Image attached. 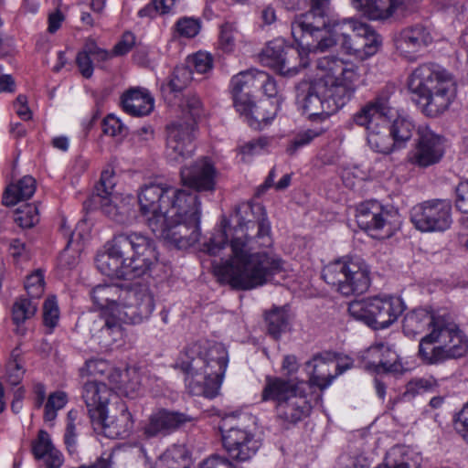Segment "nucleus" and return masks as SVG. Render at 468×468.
Segmentation results:
<instances>
[{
	"instance_id": "nucleus-1",
	"label": "nucleus",
	"mask_w": 468,
	"mask_h": 468,
	"mask_svg": "<svg viewBox=\"0 0 468 468\" xmlns=\"http://www.w3.org/2000/svg\"><path fill=\"white\" fill-rule=\"evenodd\" d=\"M236 226H223L205 244L210 255H219L229 241L231 256L214 266L216 273L231 287L250 290L269 282L283 271L281 258L267 252L254 251L272 245L271 225L266 210L261 204L244 202L235 210Z\"/></svg>"
},
{
	"instance_id": "nucleus-2",
	"label": "nucleus",
	"mask_w": 468,
	"mask_h": 468,
	"mask_svg": "<svg viewBox=\"0 0 468 468\" xmlns=\"http://www.w3.org/2000/svg\"><path fill=\"white\" fill-rule=\"evenodd\" d=\"M140 212L158 237L178 249L200 238L201 202L196 193L163 184H149L138 195Z\"/></svg>"
},
{
	"instance_id": "nucleus-3",
	"label": "nucleus",
	"mask_w": 468,
	"mask_h": 468,
	"mask_svg": "<svg viewBox=\"0 0 468 468\" xmlns=\"http://www.w3.org/2000/svg\"><path fill=\"white\" fill-rule=\"evenodd\" d=\"M423 335L419 344L418 356L423 364L433 366L463 356L468 351V339L448 316L435 315L418 308L403 319V332L409 337Z\"/></svg>"
},
{
	"instance_id": "nucleus-4",
	"label": "nucleus",
	"mask_w": 468,
	"mask_h": 468,
	"mask_svg": "<svg viewBox=\"0 0 468 468\" xmlns=\"http://www.w3.org/2000/svg\"><path fill=\"white\" fill-rule=\"evenodd\" d=\"M154 241L142 232H120L98 253L95 263L106 276L129 280L149 271L157 262Z\"/></svg>"
},
{
	"instance_id": "nucleus-5",
	"label": "nucleus",
	"mask_w": 468,
	"mask_h": 468,
	"mask_svg": "<svg viewBox=\"0 0 468 468\" xmlns=\"http://www.w3.org/2000/svg\"><path fill=\"white\" fill-rule=\"evenodd\" d=\"M178 367L186 374L189 392L209 399L218 394L228 365V352L219 343L187 346L178 359Z\"/></svg>"
},
{
	"instance_id": "nucleus-6",
	"label": "nucleus",
	"mask_w": 468,
	"mask_h": 468,
	"mask_svg": "<svg viewBox=\"0 0 468 468\" xmlns=\"http://www.w3.org/2000/svg\"><path fill=\"white\" fill-rule=\"evenodd\" d=\"M409 89L419 98L417 104L428 117H438L452 105L457 95L453 77L438 64L425 63L409 78Z\"/></svg>"
},
{
	"instance_id": "nucleus-7",
	"label": "nucleus",
	"mask_w": 468,
	"mask_h": 468,
	"mask_svg": "<svg viewBox=\"0 0 468 468\" xmlns=\"http://www.w3.org/2000/svg\"><path fill=\"white\" fill-rule=\"evenodd\" d=\"M392 93V88L385 87L352 117L354 123L366 128L369 147L384 154L391 153L396 146L388 127L396 113L390 101Z\"/></svg>"
},
{
	"instance_id": "nucleus-8",
	"label": "nucleus",
	"mask_w": 468,
	"mask_h": 468,
	"mask_svg": "<svg viewBox=\"0 0 468 468\" xmlns=\"http://www.w3.org/2000/svg\"><path fill=\"white\" fill-rule=\"evenodd\" d=\"M333 36L323 38L317 45L319 52H325L338 43L361 59L377 54L382 46V37L369 25L355 18H345L333 25Z\"/></svg>"
},
{
	"instance_id": "nucleus-9",
	"label": "nucleus",
	"mask_w": 468,
	"mask_h": 468,
	"mask_svg": "<svg viewBox=\"0 0 468 468\" xmlns=\"http://www.w3.org/2000/svg\"><path fill=\"white\" fill-rule=\"evenodd\" d=\"M303 385V382L293 384L280 378H266L261 399L276 402V417L283 426L297 423L311 411Z\"/></svg>"
},
{
	"instance_id": "nucleus-10",
	"label": "nucleus",
	"mask_w": 468,
	"mask_h": 468,
	"mask_svg": "<svg viewBox=\"0 0 468 468\" xmlns=\"http://www.w3.org/2000/svg\"><path fill=\"white\" fill-rule=\"evenodd\" d=\"M322 278L344 296L362 294L371 283L369 266L357 256H345L329 262L322 271Z\"/></svg>"
},
{
	"instance_id": "nucleus-11",
	"label": "nucleus",
	"mask_w": 468,
	"mask_h": 468,
	"mask_svg": "<svg viewBox=\"0 0 468 468\" xmlns=\"http://www.w3.org/2000/svg\"><path fill=\"white\" fill-rule=\"evenodd\" d=\"M309 11L296 16L291 23L293 39L309 52H319L316 45L325 37L333 36V25L341 22L329 18L330 0H310Z\"/></svg>"
},
{
	"instance_id": "nucleus-12",
	"label": "nucleus",
	"mask_w": 468,
	"mask_h": 468,
	"mask_svg": "<svg viewBox=\"0 0 468 468\" xmlns=\"http://www.w3.org/2000/svg\"><path fill=\"white\" fill-rule=\"evenodd\" d=\"M298 99L302 100L303 112L309 117H327L343 108L350 101L346 88L327 87L326 82H303L298 86Z\"/></svg>"
},
{
	"instance_id": "nucleus-13",
	"label": "nucleus",
	"mask_w": 468,
	"mask_h": 468,
	"mask_svg": "<svg viewBox=\"0 0 468 468\" xmlns=\"http://www.w3.org/2000/svg\"><path fill=\"white\" fill-rule=\"evenodd\" d=\"M405 309L404 303L399 297H371L362 301H354L348 305L349 314L369 327L378 330L390 326Z\"/></svg>"
},
{
	"instance_id": "nucleus-14",
	"label": "nucleus",
	"mask_w": 468,
	"mask_h": 468,
	"mask_svg": "<svg viewBox=\"0 0 468 468\" xmlns=\"http://www.w3.org/2000/svg\"><path fill=\"white\" fill-rule=\"evenodd\" d=\"M399 213L384 207L378 201H366L356 208V218L360 229L372 236L388 238L399 228Z\"/></svg>"
},
{
	"instance_id": "nucleus-15",
	"label": "nucleus",
	"mask_w": 468,
	"mask_h": 468,
	"mask_svg": "<svg viewBox=\"0 0 468 468\" xmlns=\"http://www.w3.org/2000/svg\"><path fill=\"white\" fill-rule=\"evenodd\" d=\"M410 219L415 228L422 232H442L450 229L452 204L445 199H432L414 206Z\"/></svg>"
},
{
	"instance_id": "nucleus-16",
	"label": "nucleus",
	"mask_w": 468,
	"mask_h": 468,
	"mask_svg": "<svg viewBox=\"0 0 468 468\" xmlns=\"http://www.w3.org/2000/svg\"><path fill=\"white\" fill-rule=\"evenodd\" d=\"M119 317L127 323L140 324L147 320L155 307L154 294L150 286L133 283L124 290L123 302L120 303Z\"/></svg>"
},
{
	"instance_id": "nucleus-17",
	"label": "nucleus",
	"mask_w": 468,
	"mask_h": 468,
	"mask_svg": "<svg viewBox=\"0 0 468 468\" xmlns=\"http://www.w3.org/2000/svg\"><path fill=\"white\" fill-rule=\"evenodd\" d=\"M194 122L178 119L165 128V158L169 163L180 164L194 153Z\"/></svg>"
},
{
	"instance_id": "nucleus-18",
	"label": "nucleus",
	"mask_w": 468,
	"mask_h": 468,
	"mask_svg": "<svg viewBox=\"0 0 468 468\" xmlns=\"http://www.w3.org/2000/svg\"><path fill=\"white\" fill-rule=\"evenodd\" d=\"M413 148L409 152L408 162L419 168L438 164L445 153L444 139L428 126H419Z\"/></svg>"
},
{
	"instance_id": "nucleus-19",
	"label": "nucleus",
	"mask_w": 468,
	"mask_h": 468,
	"mask_svg": "<svg viewBox=\"0 0 468 468\" xmlns=\"http://www.w3.org/2000/svg\"><path fill=\"white\" fill-rule=\"evenodd\" d=\"M316 68L324 72L317 81L326 82L328 87H344L350 90V99L354 96L356 87L354 82L358 79V68L351 62L337 57L326 56L319 58Z\"/></svg>"
},
{
	"instance_id": "nucleus-20",
	"label": "nucleus",
	"mask_w": 468,
	"mask_h": 468,
	"mask_svg": "<svg viewBox=\"0 0 468 468\" xmlns=\"http://www.w3.org/2000/svg\"><path fill=\"white\" fill-rule=\"evenodd\" d=\"M433 41L431 31L423 24L407 27L393 37L394 47L403 58L414 61L419 53Z\"/></svg>"
},
{
	"instance_id": "nucleus-21",
	"label": "nucleus",
	"mask_w": 468,
	"mask_h": 468,
	"mask_svg": "<svg viewBox=\"0 0 468 468\" xmlns=\"http://www.w3.org/2000/svg\"><path fill=\"white\" fill-rule=\"evenodd\" d=\"M192 420L193 418L186 413L159 409L148 417L143 434L148 439L167 436Z\"/></svg>"
},
{
	"instance_id": "nucleus-22",
	"label": "nucleus",
	"mask_w": 468,
	"mask_h": 468,
	"mask_svg": "<svg viewBox=\"0 0 468 468\" xmlns=\"http://www.w3.org/2000/svg\"><path fill=\"white\" fill-rule=\"evenodd\" d=\"M216 168L207 157L185 165L180 170L183 185L197 192H213L216 187Z\"/></svg>"
},
{
	"instance_id": "nucleus-23",
	"label": "nucleus",
	"mask_w": 468,
	"mask_h": 468,
	"mask_svg": "<svg viewBox=\"0 0 468 468\" xmlns=\"http://www.w3.org/2000/svg\"><path fill=\"white\" fill-rule=\"evenodd\" d=\"M222 443L229 456L239 462L250 460L260 448V442L253 434L239 428L222 431Z\"/></svg>"
},
{
	"instance_id": "nucleus-24",
	"label": "nucleus",
	"mask_w": 468,
	"mask_h": 468,
	"mask_svg": "<svg viewBox=\"0 0 468 468\" xmlns=\"http://www.w3.org/2000/svg\"><path fill=\"white\" fill-rule=\"evenodd\" d=\"M262 76L261 70L249 69L232 77L230 86L237 112H244L250 109V93L258 90L259 84L262 83Z\"/></svg>"
},
{
	"instance_id": "nucleus-25",
	"label": "nucleus",
	"mask_w": 468,
	"mask_h": 468,
	"mask_svg": "<svg viewBox=\"0 0 468 468\" xmlns=\"http://www.w3.org/2000/svg\"><path fill=\"white\" fill-rule=\"evenodd\" d=\"M92 422L100 425L104 435L112 439L127 438L133 427L132 414L123 403L119 405L116 414H109L105 410Z\"/></svg>"
},
{
	"instance_id": "nucleus-26",
	"label": "nucleus",
	"mask_w": 468,
	"mask_h": 468,
	"mask_svg": "<svg viewBox=\"0 0 468 468\" xmlns=\"http://www.w3.org/2000/svg\"><path fill=\"white\" fill-rule=\"evenodd\" d=\"M335 366V357L330 353H320L305 363L309 373L310 386L317 387L324 390L328 388L335 378V374L332 370Z\"/></svg>"
},
{
	"instance_id": "nucleus-27",
	"label": "nucleus",
	"mask_w": 468,
	"mask_h": 468,
	"mask_svg": "<svg viewBox=\"0 0 468 468\" xmlns=\"http://www.w3.org/2000/svg\"><path fill=\"white\" fill-rule=\"evenodd\" d=\"M112 395V389L105 383L90 380L83 385L82 399L91 421H95L96 417H101L107 410Z\"/></svg>"
},
{
	"instance_id": "nucleus-28",
	"label": "nucleus",
	"mask_w": 468,
	"mask_h": 468,
	"mask_svg": "<svg viewBox=\"0 0 468 468\" xmlns=\"http://www.w3.org/2000/svg\"><path fill=\"white\" fill-rule=\"evenodd\" d=\"M124 290L116 284H99L90 292L92 302L103 312L121 309L120 303L123 302Z\"/></svg>"
},
{
	"instance_id": "nucleus-29",
	"label": "nucleus",
	"mask_w": 468,
	"mask_h": 468,
	"mask_svg": "<svg viewBox=\"0 0 468 468\" xmlns=\"http://www.w3.org/2000/svg\"><path fill=\"white\" fill-rule=\"evenodd\" d=\"M123 110L133 116H144L154 109V98L143 88H132L122 97Z\"/></svg>"
},
{
	"instance_id": "nucleus-30",
	"label": "nucleus",
	"mask_w": 468,
	"mask_h": 468,
	"mask_svg": "<svg viewBox=\"0 0 468 468\" xmlns=\"http://www.w3.org/2000/svg\"><path fill=\"white\" fill-rule=\"evenodd\" d=\"M33 454L37 459H45L48 468H58L62 463L61 453L53 446L49 434L41 430L36 441L33 443Z\"/></svg>"
},
{
	"instance_id": "nucleus-31",
	"label": "nucleus",
	"mask_w": 468,
	"mask_h": 468,
	"mask_svg": "<svg viewBox=\"0 0 468 468\" xmlns=\"http://www.w3.org/2000/svg\"><path fill=\"white\" fill-rule=\"evenodd\" d=\"M279 109L280 106L273 105L269 101L261 102L259 105H255L252 101L249 111L239 113L245 116L250 127L253 129H262L274 119Z\"/></svg>"
},
{
	"instance_id": "nucleus-32",
	"label": "nucleus",
	"mask_w": 468,
	"mask_h": 468,
	"mask_svg": "<svg viewBox=\"0 0 468 468\" xmlns=\"http://www.w3.org/2000/svg\"><path fill=\"white\" fill-rule=\"evenodd\" d=\"M36 191V180L26 176L15 184H10L3 196L5 206H14L18 201L30 198Z\"/></svg>"
},
{
	"instance_id": "nucleus-33",
	"label": "nucleus",
	"mask_w": 468,
	"mask_h": 468,
	"mask_svg": "<svg viewBox=\"0 0 468 468\" xmlns=\"http://www.w3.org/2000/svg\"><path fill=\"white\" fill-rule=\"evenodd\" d=\"M310 59L308 54L304 50H299L292 47L287 48V52L282 57L281 65L277 68V71L281 75L292 77L296 75L300 69L308 67Z\"/></svg>"
},
{
	"instance_id": "nucleus-34",
	"label": "nucleus",
	"mask_w": 468,
	"mask_h": 468,
	"mask_svg": "<svg viewBox=\"0 0 468 468\" xmlns=\"http://www.w3.org/2000/svg\"><path fill=\"white\" fill-rule=\"evenodd\" d=\"M265 323L268 334L279 339L282 334L290 329V314L286 307H273L265 312Z\"/></svg>"
},
{
	"instance_id": "nucleus-35",
	"label": "nucleus",
	"mask_w": 468,
	"mask_h": 468,
	"mask_svg": "<svg viewBox=\"0 0 468 468\" xmlns=\"http://www.w3.org/2000/svg\"><path fill=\"white\" fill-rule=\"evenodd\" d=\"M287 48L282 39L270 41L262 49L261 61L276 70L287 52Z\"/></svg>"
},
{
	"instance_id": "nucleus-36",
	"label": "nucleus",
	"mask_w": 468,
	"mask_h": 468,
	"mask_svg": "<svg viewBox=\"0 0 468 468\" xmlns=\"http://www.w3.org/2000/svg\"><path fill=\"white\" fill-rule=\"evenodd\" d=\"M369 351L373 356L379 357V360L375 362L378 369L384 371H396L398 369L399 356L388 346L378 344L372 346Z\"/></svg>"
},
{
	"instance_id": "nucleus-37",
	"label": "nucleus",
	"mask_w": 468,
	"mask_h": 468,
	"mask_svg": "<svg viewBox=\"0 0 468 468\" xmlns=\"http://www.w3.org/2000/svg\"><path fill=\"white\" fill-rule=\"evenodd\" d=\"M388 130L395 145L402 146L412 137L415 125L407 118L398 117Z\"/></svg>"
},
{
	"instance_id": "nucleus-38",
	"label": "nucleus",
	"mask_w": 468,
	"mask_h": 468,
	"mask_svg": "<svg viewBox=\"0 0 468 468\" xmlns=\"http://www.w3.org/2000/svg\"><path fill=\"white\" fill-rule=\"evenodd\" d=\"M193 80V71L186 65L177 66L171 74L169 80L163 89H168L170 92H180Z\"/></svg>"
},
{
	"instance_id": "nucleus-39",
	"label": "nucleus",
	"mask_w": 468,
	"mask_h": 468,
	"mask_svg": "<svg viewBox=\"0 0 468 468\" xmlns=\"http://www.w3.org/2000/svg\"><path fill=\"white\" fill-rule=\"evenodd\" d=\"M37 300L33 298L20 297L17 299L12 309L13 321L16 324L24 323L33 317L37 310Z\"/></svg>"
},
{
	"instance_id": "nucleus-40",
	"label": "nucleus",
	"mask_w": 468,
	"mask_h": 468,
	"mask_svg": "<svg viewBox=\"0 0 468 468\" xmlns=\"http://www.w3.org/2000/svg\"><path fill=\"white\" fill-rule=\"evenodd\" d=\"M38 220V210L35 204H24L14 213V221L23 229L32 228Z\"/></svg>"
},
{
	"instance_id": "nucleus-41",
	"label": "nucleus",
	"mask_w": 468,
	"mask_h": 468,
	"mask_svg": "<svg viewBox=\"0 0 468 468\" xmlns=\"http://www.w3.org/2000/svg\"><path fill=\"white\" fill-rule=\"evenodd\" d=\"M101 206L103 213L117 223L123 224L130 218V209L126 206L118 207L112 203V197L95 200Z\"/></svg>"
},
{
	"instance_id": "nucleus-42",
	"label": "nucleus",
	"mask_w": 468,
	"mask_h": 468,
	"mask_svg": "<svg viewBox=\"0 0 468 468\" xmlns=\"http://www.w3.org/2000/svg\"><path fill=\"white\" fill-rule=\"evenodd\" d=\"M237 27L234 23L225 22L220 26L218 48L225 53H230L235 48Z\"/></svg>"
},
{
	"instance_id": "nucleus-43",
	"label": "nucleus",
	"mask_w": 468,
	"mask_h": 468,
	"mask_svg": "<svg viewBox=\"0 0 468 468\" xmlns=\"http://www.w3.org/2000/svg\"><path fill=\"white\" fill-rule=\"evenodd\" d=\"M175 32L181 37H195L201 29V21L198 18L183 16L175 24Z\"/></svg>"
},
{
	"instance_id": "nucleus-44",
	"label": "nucleus",
	"mask_w": 468,
	"mask_h": 468,
	"mask_svg": "<svg viewBox=\"0 0 468 468\" xmlns=\"http://www.w3.org/2000/svg\"><path fill=\"white\" fill-rule=\"evenodd\" d=\"M115 186L114 172L105 169L101 172L99 184L95 186V198L98 200L111 197Z\"/></svg>"
},
{
	"instance_id": "nucleus-45",
	"label": "nucleus",
	"mask_w": 468,
	"mask_h": 468,
	"mask_svg": "<svg viewBox=\"0 0 468 468\" xmlns=\"http://www.w3.org/2000/svg\"><path fill=\"white\" fill-rule=\"evenodd\" d=\"M324 130H312L308 129L297 133L293 139L290 142L286 148V153L290 155H293L297 151L309 144L314 138L322 134Z\"/></svg>"
},
{
	"instance_id": "nucleus-46",
	"label": "nucleus",
	"mask_w": 468,
	"mask_h": 468,
	"mask_svg": "<svg viewBox=\"0 0 468 468\" xmlns=\"http://www.w3.org/2000/svg\"><path fill=\"white\" fill-rule=\"evenodd\" d=\"M186 67L199 74L207 73L213 67L212 56L207 52L198 51L187 58Z\"/></svg>"
},
{
	"instance_id": "nucleus-47",
	"label": "nucleus",
	"mask_w": 468,
	"mask_h": 468,
	"mask_svg": "<svg viewBox=\"0 0 468 468\" xmlns=\"http://www.w3.org/2000/svg\"><path fill=\"white\" fill-rule=\"evenodd\" d=\"M59 320V309L56 297H48L43 305V322L51 332L58 324Z\"/></svg>"
},
{
	"instance_id": "nucleus-48",
	"label": "nucleus",
	"mask_w": 468,
	"mask_h": 468,
	"mask_svg": "<svg viewBox=\"0 0 468 468\" xmlns=\"http://www.w3.org/2000/svg\"><path fill=\"white\" fill-rule=\"evenodd\" d=\"M25 289L30 298L37 300L44 292V276L37 271L27 277Z\"/></svg>"
},
{
	"instance_id": "nucleus-49",
	"label": "nucleus",
	"mask_w": 468,
	"mask_h": 468,
	"mask_svg": "<svg viewBox=\"0 0 468 468\" xmlns=\"http://www.w3.org/2000/svg\"><path fill=\"white\" fill-rule=\"evenodd\" d=\"M261 74L263 75L261 77L262 83L259 84L258 90H262V92L270 98L276 97V105L281 106V103L283 101L284 99L281 93V90L277 85L276 80H274L273 77H271L265 71H261Z\"/></svg>"
},
{
	"instance_id": "nucleus-50",
	"label": "nucleus",
	"mask_w": 468,
	"mask_h": 468,
	"mask_svg": "<svg viewBox=\"0 0 468 468\" xmlns=\"http://www.w3.org/2000/svg\"><path fill=\"white\" fill-rule=\"evenodd\" d=\"M438 387V381L432 378H417L407 385V392L412 395L433 390Z\"/></svg>"
},
{
	"instance_id": "nucleus-51",
	"label": "nucleus",
	"mask_w": 468,
	"mask_h": 468,
	"mask_svg": "<svg viewBox=\"0 0 468 468\" xmlns=\"http://www.w3.org/2000/svg\"><path fill=\"white\" fill-rule=\"evenodd\" d=\"M102 132L110 136H123L126 133V126L113 114L107 115L102 121Z\"/></svg>"
},
{
	"instance_id": "nucleus-52",
	"label": "nucleus",
	"mask_w": 468,
	"mask_h": 468,
	"mask_svg": "<svg viewBox=\"0 0 468 468\" xmlns=\"http://www.w3.org/2000/svg\"><path fill=\"white\" fill-rule=\"evenodd\" d=\"M182 110L189 114L187 119L183 121H193L194 126H196V119L200 115L202 103L198 97L196 95L186 96L182 102Z\"/></svg>"
},
{
	"instance_id": "nucleus-53",
	"label": "nucleus",
	"mask_w": 468,
	"mask_h": 468,
	"mask_svg": "<svg viewBox=\"0 0 468 468\" xmlns=\"http://www.w3.org/2000/svg\"><path fill=\"white\" fill-rule=\"evenodd\" d=\"M83 49L90 58L98 62H102L110 59L113 54L108 50L98 47L96 42L92 39H88L83 47Z\"/></svg>"
},
{
	"instance_id": "nucleus-54",
	"label": "nucleus",
	"mask_w": 468,
	"mask_h": 468,
	"mask_svg": "<svg viewBox=\"0 0 468 468\" xmlns=\"http://www.w3.org/2000/svg\"><path fill=\"white\" fill-rule=\"evenodd\" d=\"M76 64L78 66V69H79L80 74L84 78L90 79L92 76V74H93L92 59L89 56V54L86 53V51L83 48L80 51H79L77 54Z\"/></svg>"
},
{
	"instance_id": "nucleus-55",
	"label": "nucleus",
	"mask_w": 468,
	"mask_h": 468,
	"mask_svg": "<svg viewBox=\"0 0 468 468\" xmlns=\"http://www.w3.org/2000/svg\"><path fill=\"white\" fill-rule=\"evenodd\" d=\"M455 206L463 213H468V179L457 186Z\"/></svg>"
},
{
	"instance_id": "nucleus-56",
	"label": "nucleus",
	"mask_w": 468,
	"mask_h": 468,
	"mask_svg": "<svg viewBox=\"0 0 468 468\" xmlns=\"http://www.w3.org/2000/svg\"><path fill=\"white\" fill-rule=\"evenodd\" d=\"M135 43V37L131 32H125L122 39L114 46L112 54L114 56H122L128 53Z\"/></svg>"
},
{
	"instance_id": "nucleus-57",
	"label": "nucleus",
	"mask_w": 468,
	"mask_h": 468,
	"mask_svg": "<svg viewBox=\"0 0 468 468\" xmlns=\"http://www.w3.org/2000/svg\"><path fill=\"white\" fill-rule=\"evenodd\" d=\"M455 429L458 433L468 443V403L457 414L455 419Z\"/></svg>"
},
{
	"instance_id": "nucleus-58",
	"label": "nucleus",
	"mask_w": 468,
	"mask_h": 468,
	"mask_svg": "<svg viewBox=\"0 0 468 468\" xmlns=\"http://www.w3.org/2000/svg\"><path fill=\"white\" fill-rule=\"evenodd\" d=\"M199 468H236L226 457L213 455L206 459Z\"/></svg>"
},
{
	"instance_id": "nucleus-59",
	"label": "nucleus",
	"mask_w": 468,
	"mask_h": 468,
	"mask_svg": "<svg viewBox=\"0 0 468 468\" xmlns=\"http://www.w3.org/2000/svg\"><path fill=\"white\" fill-rule=\"evenodd\" d=\"M9 252L10 255L16 260L28 258V249L27 244L21 241L19 239H14L10 241Z\"/></svg>"
},
{
	"instance_id": "nucleus-60",
	"label": "nucleus",
	"mask_w": 468,
	"mask_h": 468,
	"mask_svg": "<svg viewBox=\"0 0 468 468\" xmlns=\"http://www.w3.org/2000/svg\"><path fill=\"white\" fill-rule=\"evenodd\" d=\"M267 144V141L265 139H257L251 140L243 145L239 146V152L242 154L252 155L259 154Z\"/></svg>"
},
{
	"instance_id": "nucleus-61",
	"label": "nucleus",
	"mask_w": 468,
	"mask_h": 468,
	"mask_svg": "<svg viewBox=\"0 0 468 468\" xmlns=\"http://www.w3.org/2000/svg\"><path fill=\"white\" fill-rule=\"evenodd\" d=\"M16 114L23 120L27 121L31 118V111L27 106V99L25 95H18L14 102Z\"/></svg>"
},
{
	"instance_id": "nucleus-62",
	"label": "nucleus",
	"mask_w": 468,
	"mask_h": 468,
	"mask_svg": "<svg viewBox=\"0 0 468 468\" xmlns=\"http://www.w3.org/2000/svg\"><path fill=\"white\" fill-rule=\"evenodd\" d=\"M67 403V395L62 391H57L49 395L46 406L58 410L62 409Z\"/></svg>"
},
{
	"instance_id": "nucleus-63",
	"label": "nucleus",
	"mask_w": 468,
	"mask_h": 468,
	"mask_svg": "<svg viewBox=\"0 0 468 468\" xmlns=\"http://www.w3.org/2000/svg\"><path fill=\"white\" fill-rule=\"evenodd\" d=\"M105 364L99 360H89L85 363V366L80 368V375H96L97 373H102Z\"/></svg>"
},
{
	"instance_id": "nucleus-64",
	"label": "nucleus",
	"mask_w": 468,
	"mask_h": 468,
	"mask_svg": "<svg viewBox=\"0 0 468 468\" xmlns=\"http://www.w3.org/2000/svg\"><path fill=\"white\" fill-rule=\"evenodd\" d=\"M154 468H186L170 454H163L155 463Z\"/></svg>"
}]
</instances>
